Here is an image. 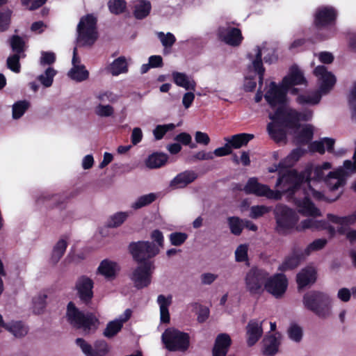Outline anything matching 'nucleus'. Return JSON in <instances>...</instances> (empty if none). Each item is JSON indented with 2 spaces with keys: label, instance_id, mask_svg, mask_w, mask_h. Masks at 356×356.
I'll return each mask as SVG.
<instances>
[{
  "label": "nucleus",
  "instance_id": "f257e3e1",
  "mask_svg": "<svg viewBox=\"0 0 356 356\" xmlns=\"http://www.w3.org/2000/svg\"><path fill=\"white\" fill-rule=\"evenodd\" d=\"M332 168L330 162H324L321 165L314 167L312 165H307L304 170L298 172L296 170L288 169L285 167L284 162L281 161L275 169H270L271 172L278 171L279 177L276 182V186L281 188L284 193L289 195L296 194L300 191L301 185L304 182L309 184L313 181H328L327 175L325 177V170Z\"/></svg>",
  "mask_w": 356,
  "mask_h": 356
},
{
  "label": "nucleus",
  "instance_id": "f03ea898",
  "mask_svg": "<svg viewBox=\"0 0 356 356\" xmlns=\"http://www.w3.org/2000/svg\"><path fill=\"white\" fill-rule=\"evenodd\" d=\"M302 304L305 309L320 318L325 319L332 314V299L325 292L312 290L305 293L302 297Z\"/></svg>",
  "mask_w": 356,
  "mask_h": 356
},
{
  "label": "nucleus",
  "instance_id": "7ed1b4c3",
  "mask_svg": "<svg viewBox=\"0 0 356 356\" xmlns=\"http://www.w3.org/2000/svg\"><path fill=\"white\" fill-rule=\"evenodd\" d=\"M66 316L69 323L76 329H82L86 332L95 330L99 323L98 319L93 313L80 311L73 302L67 305Z\"/></svg>",
  "mask_w": 356,
  "mask_h": 356
},
{
  "label": "nucleus",
  "instance_id": "20e7f679",
  "mask_svg": "<svg viewBox=\"0 0 356 356\" xmlns=\"http://www.w3.org/2000/svg\"><path fill=\"white\" fill-rule=\"evenodd\" d=\"M312 118V112L310 111L299 112L294 108L280 106L274 112L272 118L276 122L284 124L289 129H298L300 121L307 122Z\"/></svg>",
  "mask_w": 356,
  "mask_h": 356
},
{
  "label": "nucleus",
  "instance_id": "39448f33",
  "mask_svg": "<svg viewBox=\"0 0 356 356\" xmlns=\"http://www.w3.org/2000/svg\"><path fill=\"white\" fill-rule=\"evenodd\" d=\"M128 251L134 261L138 264L153 262L151 259L159 253V248L148 241L131 242L128 245Z\"/></svg>",
  "mask_w": 356,
  "mask_h": 356
},
{
  "label": "nucleus",
  "instance_id": "423d86ee",
  "mask_svg": "<svg viewBox=\"0 0 356 356\" xmlns=\"http://www.w3.org/2000/svg\"><path fill=\"white\" fill-rule=\"evenodd\" d=\"M162 341L169 351H186L190 346V337L186 332L175 328H168L161 336Z\"/></svg>",
  "mask_w": 356,
  "mask_h": 356
},
{
  "label": "nucleus",
  "instance_id": "0eeeda50",
  "mask_svg": "<svg viewBox=\"0 0 356 356\" xmlns=\"http://www.w3.org/2000/svg\"><path fill=\"white\" fill-rule=\"evenodd\" d=\"M269 273L264 269L253 266L246 273L244 281L247 291L252 296H261Z\"/></svg>",
  "mask_w": 356,
  "mask_h": 356
},
{
  "label": "nucleus",
  "instance_id": "6e6552de",
  "mask_svg": "<svg viewBox=\"0 0 356 356\" xmlns=\"http://www.w3.org/2000/svg\"><path fill=\"white\" fill-rule=\"evenodd\" d=\"M275 218L276 220V232L286 235L293 229L298 222V218L293 211L286 205H277L275 209Z\"/></svg>",
  "mask_w": 356,
  "mask_h": 356
},
{
  "label": "nucleus",
  "instance_id": "1a4fd4ad",
  "mask_svg": "<svg viewBox=\"0 0 356 356\" xmlns=\"http://www.w3.org/2000/svg\"><path fill=\"white\" fill-rule=\"evenodd\" d=\"M97 18L92 14L82 17L77 26L79 38L86 44H92L97 40Z\"/></svg>",
  "mask_w": 356,
  "mask_h": 356
},
{
  "label": "nucleus",
  "instance_id": "9d476101",
  "mask_svg": "<svg viewBox=\"0 0 356 356\" xmlns=\"http://www.w3.org/2000/svg\"><path fill=\"white\" fill-rule=\"evenodd\" d=\"M282 191H273L266 184L259 183L256 177H251L248 180L244 186V191L246 194H253L258 197H266L270 200H280L282 195L285 193L280 188Z\"/></svg>",
  "mask_w": 356,
  "mask_h": 356
},
{
  "label": "nucleus",
  "instance_id": "9b49d317",
  "mask_svg": "<svg viewBox=\"0 0 356 356\" xmlns=\"http://www.w3.org/2000/svg\"><path fill=\"white\" fill-rule=\"evenodd\" d=\"M337 15V10L332 6L318 7L314 14V26L318 31L334 26Z\"/></svg>",
  "mask_w": 356,
  "mask_h": 356
},
{
  "label": "nucleus",
  "instance_id": "f8f14e48",
  "mask_svg": "<svg viewBox=\"0 0 356 356\" xmlns=\"http://www.w3.org/2000/svg\"><path fill=\"white\" fill-rule=\"evenodd\" d=\"M264 98L272 108L277 106L286 107L288 104L287 88L284 87L282 82L277 85L275 81H271Z\"/></svg>",
  "mask_w": 356,
  "mask_h": 356
},
{
  "label": "nucleus",
  "instance_id": "ddd939ff",
  "mask_svg": "<svg viewBox=\"0 0 356 356\" xmlns=\"http://www.w3.org/2000/svg\"><path fill=\"white\" fill-rule=\"evenodd\" d=\"M154 269V262H148L144 264H139L133 270L130 279L137 289L146 288L151 284Z\"/></svg>",
  "mask_w": 356,
  "mask_h": 356
},
{
  "label": "nucleus",
  "instance_id": "4468645a",
  "mask_svg": "<svg viewBox=\"0 0 356 356\" xmlns=\"http://www.w3.org/2000/svg\"><path fill=\"white\" fill-rule=\"evenodd\" d=\"M94 282L86 275H81L76 281L74 289L81 302L86 305L91 303L94 296Z\"/></svg>",
  "mask_w": 356,
  "mask_h": 356
},
{
  "label": "nucleus",
  "instance_id": "2eb2a0df",
  "mask_svg": "<svg viewBox=\"0 0 356 356\" xmlns=\"http://www.w3.org/2000/svg\"><path fill=\"white\" fill-rule=\"evenodd\" d=\"M302 193L304 195L302 198L293 197L295 194L289 195L286 193L290 198L293 199L298 212L305 216H321V213L311 200L308 191H302Z\"/></svg>",
  "mask_w": 356,
  "mask_h": 356
},
{
  "label": "nucleus",
  "instance_id": "dca6fc26",
  "mask_svg": "<svg viewBox=\"0 0 356 356\" xmlns=\"http://www.w3.org/2000/svg\"><path fill=\"white\" fill-rule=\"evenodd\" d=\"M76 344L81 349L86 356H106L110 351V347L105 340H97L94 348L85 339L77 338Z\"/></svg>",
  "mask_w": 356,
  "mask_h": 356
},
{
  "label": "nucleus",
  "instance_id": "f3484780",
  "mask_svg": "<svg viewBox=\"0 0 356 356\" xmlns=\"http://www.w3.org/2000/svg\"><path fill=\"white\" fill-rule=\"evenodd\" d=\"M314 74L320 81L319 92L323 95L329 93L334 88L337 79L335 76L327 71L325 65H318L314 70Z\"/></svg>",
  "mask_w": 356,
  "mask_h": 356
},
{
  "label": "nucleus",
  "instance_id": "a211bd4d",
  "mask_svg": "<svg viewBox=\"0 0 356 356\" xmlns=\"http://www.w3.org/2000/svg\"><path fill=\"white\" fill-rule=\"evenodd\" d=\"M288 281L286 276L282 273H277L272 277L268 276L264 291L272 294L275 298H280L286 291Z\"/></svg>",
  "mask_w": 356,
  "mask_h": 356
},
{
  "label": "nucleus",
  "instance_id": "6ab92c4d",
  "mask_svg": "<svg viewBox=\"0 0 356 356\" xmlns=\"http://www.w3.org/2000/svg\"><path fill=\"white\" fill-rule=\"evenodd\" d=\"M218 34L222 41L232 47L239 46L243 40L241 31L235 27H220Z\"/></svg>",
  "mask_w": 356,
  "mask_h": 356
},
{
  "label": "nucleus",
  "instance_id": "aec40b11",
  "mask_svg": "<svg viewBox=\"0 0 356 356\" xmlns=\"http://www.w3.org/2000/svg\"><path fill=\"white\" fill-rule=\"evenodd\" d=\"M282 82L284 87L287 88L299 85L307 86V81L302 71L296 65L290 67L289 74L282 79Z\"/></svg>",
  "mask_w": 356,
  "mask_h": 356
},
{
  "label": "nucleus",
  "instance_id": "412c9836",
  "mask_svg": "<svg viewBox=\"0 0 356 356\" xmlns=\"http://www.w3.org/2000/svg\"><path fill=\"white\" fill-rule=\"evenodd\" d=\"M246 341L249 347L253 346L263 334L262 321L250 320L245 327Z\"/></svg>",
  "mask_w": 356,
  "mask_h": 356
},
{
  "label": "nucleus",
  "instance_id": "4be33fe9",
  "mask_svg": "<svg viewBox=\"0 0 356 356\" xmlns=\"http://www.w3.org/2000/svg\"><path fill=\"white\" fill-rule=\"evenodd\" d=\"M273 114L269 115V118L272 120L267 125V130L270 137L275 142L280 143L286 140V131L284 128H289L284 124L276 122L273 118Z\"/></svg>",
  "mask_w": 356,
  "mask_h": 356
},
{
  "label": "nucleus",
  "instance_id": "5701e85b",
  "mask_svg": "<svg viewBox=\"0 0 356 356\" xmlns=\"http://www.w3.org/2000/svg\"><path fill=\"white\" fill-rule=\"evenodd\" d=\"M69 197L65 194L42 195L38 199V204H43L45 207L53 209L65 207Z\"/></svg>",
  "mask_w": 356,
  "mask_h": 356
},
{
  "label": "nucleus",
  "instance_id": "b1692460",
  "mask_svg": "<svg viewBox=\"0 0 356 356\" xmlns=\"http://www.w3.org/2000/svg\"><path fill=\"white\" fill-rule=\"evenodd\" d=\"M317 279L316 270L311 266L302 268L296 275V282L299 290L314 284Z\"/></svg>",
  "mask_w": 356,
  "mask_h": 356
},
{
  "label": "nucleus",
  "instance_id": "393cba45",
  "mask_svg": "<svg viewBox=\"0 0 356 356\" xmlns=\"http://www.w3.org/2000/svg\"><path fill=\"white\" fill-rule=\"evenodd\" d=\"M305 257L302 251L293 248L291 254L284 259L282 264L279 266L278 270L282 272L293 270L299 266L300 261Z\"/></svg>",
  "mask_w": 356,
  "mask_h": 356
},
{
  "label": "nucleus",
  "instance_id": "a878e982",
  "mask_svg": "<svg viewBox=\"0 0 356 356\" xmlns=\"http://www.w3.org/2000/svg\"><path fill=\"white\" fill-rule=\"evenodd\" d=\"M231 343V338L227 334H218L213 348V356H226Z\"/></svg>",
  "mask_w": 356,
  "mask_h": 356
},
{
  "label": "nucleus",
  "instance_id": "bb28decb",
  "mask_svg": "<svg viewBox=\"0 0 356 356\" xmlns=\"http://www.w3.org/2000/svg\"><path fill=\"white\" fill-rule=\"evenodd\" d=\"M262 354L264 356H275L279 351L280 340L275 334L266 337L264 340Z\"/></svg>",
  "mask_w": 356,
  "mask_h": 356
},
{
  "label": "nucleus",
  "instance_id": "cd10ccee",
  "mask_svg": "<svg viewBox=\"0 0 356 356\" xmlns=\"http://www.w3.org/2000/svg\"><path fill=\"white\" fill-rule=\"evenodd\" d=\"M254 137V136L252 134L241 133L226 137L224 140L229 143L232 149H239L243 146H246Z\"/></svg>",
  "mask_w": 356,
  "mask_h": 356
},
{
  "label": "nucleus",
  "instance_id": "c85d7f7f",
  "mask_svg": "<svg viewBox=\"0 0 356 356\" xmlns=\"http://www.w3.org/2000/svg\"><path fill=\"white\" fill-rule=\"evenodd\" d=\"M197 175L193 170H186L178 174L171 181V186L176 188H184L194 181Z\"/></svg>",
  "mask_w": 356,
  "mask_h": 356
},
{
  "label": "nucleus",
  "instance_id": "c756f323",
  "mask_svg": "<svg viewBox=\"0 0 356 356\" xmlns=\"http://www.w3.org/2000/svg\"><path fill=\"white\" fill-rule=\"evenodd\" d=\"M157 302L160 307L161 322L168 323L170 320L168 308L172 303V296L165 297L164 295H159L157 298Z\"/></svg>",
  "mask_w": 356,
  "mask_h": 356
},
{
  "label": "nucleus",
  "instance_id": "7c9ffc66",
  "mask_svg": "<svg viewBox=\"0 0 356 356\" xmlns=\"http://www.w3.org/2000/svg\"><path fill=\"white\" fill-rule=\"evenodd\" d=\"M117 267L116 262L106 259L101 261L97 273L107 279H113L116 276Z\"/></svg>",
  "mask_w": 356,
  "mask_h": 356
},
{
  "label": "nucleus",
  "instance_id": "2f4dec72",
  "mask_svg": "<svg viewBox=\"0 0 356 356\" xmlns=\"http://www.w3.org/2000/svg\"><path fill=\"white\" fill-rule=\"evenodd\" d=\"M346 176V173L342 169H337L334 171H330L327 174V178L329 181H327L330 184V188L331 191H336L340 186L344 184L343 177Z\"/></svg>",
  "mask_w": 356,
  "mask_h": 356
},
{
  "label": "nucleus",
  "instance_id": "473e14b6",
  "mask_svg": "<svg viewBox=\"0 0 356 356\" xmlns=\"http://www.w3.org/2000/svg\"><path fill=\"white\" fill-rule=\"evenodd\" d=\"M254 50L256 54L255 58L252 61V67L254 72L259 76V85H262L265 73V68L262 62V50L259 46H257Z\"/></svg>",
  "mask_w": 356,
  "mask_h": 356
},
{
  "label": "nucleus",
  "instance_id": "72a5a7b5",
  "mask_svg": "<svg viewBox=\"0 0 356 356\" xmlns=\"http://www.w3.org/2000/svg\"><path fill=\"white\" fill-rule=\"evenodd\" d=\"M173 81L177 86L184 88L186 90H195L196 83L190 81L184 73L175 72L172 73Z\"/></svg>",
  "mask_w": 356,
  "mask_h": 356
},
{
  "label": "nucleus",
  "instance_id": "f704fd0d",
  "mask_svg": "<svg viewBox=\"0 0 356 356\" xmlns=\"http://www.w3.org/2000/svg\"><path fill=\"white\" fill-rule=\"evenodd\" d=\"M168 159L166 154L155 152L149 155L146 160V165L151 169L160 168L165 164Z\"/></svg>",
  "mask_w": 356,
  "mask_h": 356
},
{
  "label": "nucleus",
  "instance_id": "c9c22d12",
  "mask_svg": "<svg viewBox=\"0 0 356 356\" xmlns=\"http://www.w3.org/2000/svg\"><path fill=\"white\" fill-rule=\"evenodd\" d=\"M108 70L113 76H118L122 73L127 72L128 65L125 58L124 56H120L114 60L108 67Z\"/></svg>",
  "mask_w": 356,
  "mask_h": 356
},
{
  "label": "nucleus",
  "instance_id": "e433bc0d",
  "mask_svg": "<svg viewBox=\"0 0 356 356\" xmlns=\"http://www.w3.org/2000/svg\"><path fill=\"white\" fill-rule=\"evenodd\" d=\"M67 247V243L65 239H60L54 245L52 251L51 261L53 264H56L64 255Z\"/></svg>",
  "mask_w": 356,
  "mask_h": 356
},
{
  "label": "nucleus",
  "instance_id": "4c0bfd02",
  "mask_svg": "<svg viewBox=\"0 0 356 356\" xmlns=\"http://www.w3.org/2000/svg\"><path fill=\"white\" fill-rule=\"evenodd\" d=\"M68 76L77 82H81L88 79L89 72L83 65L72 67L68 72Z\"/></svg>",
  "mask_w": 356,
  "mask_h": 356
},
{
  "label": "nucleus",
  "instance_id": "58836bf2",
  "mask_svg": "<svg viewBox=\"0 0 356 356\" xmlns=\"http://www.w3.org/2000/svg\"><path fill=\"white\" fill-rule=\"evenodd\" d=\"M151 3L148 1H141L135 5L134 15L138 19H143L149 15L151 11Z\"/></svg>",
  "mask_w": 356,
  "mask_h": 356
},
{
  "label": "nucleus",
  "instance_id": "ea45409f",
  "mask_svg": "<svg viewBox=\"0 0 356 356\" xmlns=\"http://www.w3.org/2000/svg\"><path fill=\"white\" fill-rule=\"evenodd\" d=\"M128 216L129 214L127 212H117L108 218L106 227L109 228H117L124 223Z\"/></svg>",
  "mask_w": 356,
  "mask_h": 356
},
{
  "label": "nucleus",
  "instance_id": "a19ab883",
  "mask_svg": "<svg viewBox=\"0 0 356 356\" xmlns=\"http://www.w3.org/2000/svg\"><path fill=\"white\" fill-rule=\"evenodd\" d=\"M327 218L330 222L341 225H349L356 222V214L340 217L334 214L328 213Z\"/></svg>",
  "mask_w": 356,
  "mask_h": 356
},
{
  "label": "nucleus",
  "instance_id": "79ce46f5",
  "mask_svg": "<svg viewBox=\"0 0 356 356\" xmlns=\"http://www.w3.org/2000/svg\"><path fill=\"white\" fill-rule=\"evenodd\" d=\"M122 321L118 319L110 321L106 325L103 334L107 338H112L122 330Z\"/></svg>",
  "mask_w": 356,
  "mask_h": 356
},
{
  "label": "nucleus",
  "instance_id": "37998d69",
  "mask_svg": "<svg viewBox=\"0 0 356 356\" xmlns=\"http://www.w3.org/2000/svg\"><path fill=\"white\" fill-rule=\"evenodd\" d=\"M157 195L154 193L140 196L136 201L132 204L131 207L134 209H139L146 207L154 202Z\"/></svg>",
  "mask_w": 356,
  "mask_h": 356
},
{
  "label": "nucleus",
  "instance_id": "c03bdc74",
  "mask_svg": "<svg viewBox=\"0 0 356 356\" xmlns=\"http://www.w3.org/2000/svg\"><path fill=\"white\" fill-rule=\"evenodd\" d=\"M227 222L232 234L235 236L241 235L243 229V221L239 217H229L227 218Z\"/></svg>",
  "mask_w": 356,
  "mask_h": 356
},
{
  "label": "nucleus",
  "instance_id": "a18cd8bd",
  "mask_svg": "<svg viewBox=\"0 0 356 356\" xmlns=\"http://www.w3.org/2000/svg\"><path fill=\"white\" fill-rule=\"evenodd\" d=\"M321 99V95L319 92H315L312 96L300 95L296 98V102L300 105L312 104L315 105L319 103Z\"/></svg>",
  "mask_w": 356,
  "mask_h": 356
},
{
  "label": "nucleus",
  "instance_id": "49530a36",
  "mask_svg": "<svg viewBox=\"0 0 356 356\" xmlns=\"http://www.w3.org/2000/svg\"><path fill=\"white\" fill-rule=\"evenodd\" d=\"M29 102L26 100L18 101L13 106V118H20L29 107Z\"/></svg>",
  "mask_w": 356,
  "mask_h": 356
},
{
  "label": "nucleus",
  "instance_id": "de8ad7c7",
  "mask_svg": "<svg viewBox=\"0 0 356 356\" xmlns=\"http://www.w3.org/2000/svg\"><path fill=\"white\" fill-rule=\"evenodd\" d=\"M108 7L112 14L120 15L124 13L127 2L124 0H109Z\"/></svg>",
  "mask_w": 356,
  "mask_h": 356
},
{
  "label": "nucleus",
  "instance_id": "09e8293b",
  "mask_svg": "<svg viewBox=\"0 0 356 356\" xmlns=\"http://www.w3.org/2000/svg\"><path fill=\"white\" fill-rule=\"evenodd\" d=\"M10 45L15 54L20 55L24 51L25 42L24 40L17 35H14L10 38Z\"/></svg>",
  "mask_w": 356,
  "mask_h": 356
},
{
  "label": "nucleus",
  "instance_id": "8fccbe9b",
  "mask_svg": "<svg viewBox=\"0 0 356 356\" xmlns=\"http://www.w3.org/2000/svg\"><path fill=\"white\" fill-rule=\"evenodd\" d=\"M56 74V70L49 67L45 70L44 74L38 76V79L44 87H50L53 83Z\"/></svg>",
  "mask_w": 356,
  "mask_h": 356
},
{
  "label": "nucleus",
  "instance_id": "3c124183",
  "mask_svg": "<svg viewBox=\"0 0 356 356\" xmlns=\"http://www.w3.org/2000/svg\"><path fill=\"white\" fill-rule=\"evenodd\" d=\"M326 225L325 220H316L313 219H305L301 221L300 224V229H319L320 227H323ZM299 229V228H298Z\"/></svg>",
  "mask_w": 356,
  "mask_h": 356
},
{
  "label": "nucleus",
  "instance_id": "603ef678",
  "mask_svg": "<svg viewBox=\"0 0 356 356\" xmlns=\"http://www.w3.org/2000/svg\"><path fill=\"white\" fill-rule=\"evenodd\" d=\"M314 131L310 125L303 128L298 135V140L302 145L308 144L313 138Z\"/></svg>",
  "mask_w": 356,
  "mask_h": 356
},
{
  "label": "nucleus",
  "instance_id": "864d4df0",
  "mask_svg": "<svg viewBox=\"0 0 356 356\" xmlns=\"http://www.w3.org/2000/svg\"><path fill=\"white\" fill-rule=\"evenodd\" d=\"M327 243V241L325 238L316 239L312 243L307 245V247L305 249L303 252L306 257L309 256L312 253V252L318 251L323 249Z\"/></svg>",
  "mask_w": 356,
  "mask_h": 356
},
{
  "label": "nucleus",
  "instance_id": "5fc2aeb1",
  "mask_svg": "<svg viewBox=\"0 0 356 356\" xmlns=\"http://www.w3.org/2000/svg\"><path fill=\"white\" fill-rule=\"evenodd\" d=\"M175 128L173 123L157 125L153 131L154 136L157 140H161L168 131H172Z\"/></svg>",
  "mask_w": 356,
  "mask_h": 356
},
{
  "label": "nucleus",
  "instance_id": "6e6d98bb",
  "mask_svg": "<svg viewBox=\"0 0 356 356\" xmlns=\"http://www.w3.org/2000/svg\"><path fill=\"white\" fill-rule=\"evenodd\" d=\"M348 102L351 111V118L356 121V81L348 95Z\"/></svg>",
  "mask_w": 356,
  "mask_h": 356
},
{
  "label": "nucleus",
  "instance_id": "4d7b16f0",
  "mask_svg": "<svg viewBox=\"0 0 356 356\" xmlns=\"http://www.w3.org/2000/svg\"><path fill=\"white\" fill-rule=\"evenodd\" d=\"M20 55L14 54L10 55L7 58V67L15 73H19L21 70V65L19 63Z\"/></svg>",
  "mask_w": 356,
  "mask_h": 356
},
{
  "label": "nucleus",
  "instance_id": "13d9d810",
  "mask_svg": "<svg viewBox=\"0 0 356 356\" xmlns=\"http://www.w3.org/2000/svg\"><path fill=\"white\" fill-rule=\"evenodd\" d=\"M188 238V234L184 232H172L169 235V239L171 245L180 246L185 243Z\"/></svg>",
  "mask_w": 356,
  "mask_h": 356
},
{
  "label": "nucleus",
  "instance_id": "bf43d9fd",
  "mask_svg": "<svg viewBox=\"0 0 356 356\" xmlns=\"http://www.w3.org/2000/svg\"><path fill=\"white\" fill-rule=\"evenodd\" d=\"M248 248L246 244H241L235 251V259L237 262H243L248 260Z\"/></svg>",
  "mask_w": 356,
  "mask_h": 356
},
{
  "label": "nucleus",
  "instance_id": "052dcab7",
  "mask_svg": "<svg viewBox=\"0 0 356 356\" xmlns=\"http://www.w3.org/2000/svg\"><path fill=\"white\" fill-rule=\"evenodd\" d=\"M100 102L108 101L111 103H115L118 101L120 96L111 91H102L96 96Z\"/></svg>",
  "mask_w": 356,
  "mask_h": 356
},
{
  "label": "nucleus",
  "instance_id": "680f3d73",
  "mask_svg": "<svg viewBox=\"0 0 356 356\" xmlns=\"http://www.w3.org/2000/svg\"><path fill=\"white\" fill-rule=\"evenodd\" d=\"M269 211L268 207L264 205L252 206L250 208V217L253 219H257L268 213Z\"/></svg>",
  "mask_w": 356,
  "mask_h": 356
},
{
  "label": "nucleus",
  "instance_id": "e2e57ef3",
  "mask_svg": "<svg viewBox=\"0 0 356 356\" xmlns=\"http://www.w3.org/2000/svg\"><path fill=\"white\" fill-rule=\"evenodd\" d=\"M12 11L7 10L4 12H0V32L6 31L10 23Z\"/></svg>",
  "mask_w": 356,
  "mask_h": 356
},
{
  "label": "nucleus",
  "instance_id": "0e129e2a",
  "mask_svg": "<svg viewBox=\"0 0 356 356\" xmlns=\"http://www.w3.org/2000/svg\"><path fill=\"white\" fill-rule=\"evenodd\" d=\"M289 337L294 341L299 342L302 338V330L296 324L291 325L288 330Z\"/></svg>",
  "mask_w": 356,
  "mask_h": 356
},
{
  "label": "nucleus",
  "instance_id": "69168bd1",
  "mask_svg": "<svg viewBox=\"0 0 356 356\" xmlns=\"http://www.w3.org/2000/svg\"><path fill=\"white\" fill-rule=\"evenodd\" d=\"M47 296H40L33 300V312L40 314L43 312L46 307Z\"/></svg>",
  "mask_w": 356,
  "mask_h": 356
},
{
  "label": "nucleus",
  "instance_id": "338daca9",
  "mask_svg": "<svg viewBox=\"0 0 356 356\" xmlns=\"http://www.w3.org/2000/svg\"><path fill=\"white\" fill-rule=\"evenodd\" d=\"M159 38L165 47H171L175 42L176 38L171 33L164 34L163 32L159 33Z\"/></svg>",
  "mask_w": 356,
  "mask_h": 356
},
{
  "label": "nucleus",
  "instance_id": "774afa93",
  "mask_svg": "<svg viewBox=\"0 0 356 356\" xmlns=\"http://www.w3.org/2000/svg\"><path fill=\"white\" fill-rule=\"evenodd\" d=\"M114 108L111 105L99 104L96 109V113L100 117H110L113 115Z\"/></svg>",
  "mask_w": 356,
  "mask_h": 356
}]
</instances>
